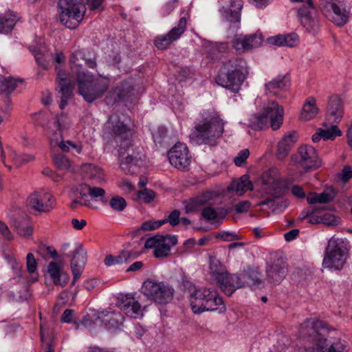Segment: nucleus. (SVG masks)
Instances as JSON below:
<instances>
[{
    "mask_svg": "<svg viewBox=\"0 0 352 352\" xmlns=\"http://www.w3.org/2000/svg\"><path fill=\"white\" fill-rule=\"evenodd\" d=\"M130 120H122L117 114H113L104 124L105 133L120 144L119 160L121 169L126 174H135L143 161L133 157L130 153L132 130Z\"/></svg>",
    "mask_w": 352,
    "mask_h": 352,
    "instance_id": "f257e3e1",
    "label": "nucleus"
},
{
    "mask_svg": "<svg viewBox=\"0 0 352 352\" xmlns=\"http://www.w3.org/2000/svg\"><path fill=\"white\" fill-rule=\"evenodd\" d=\"M327 324L316 318L306 320L302 324L300 334L303 338H308L313 346L306 348V352H347L344 342L338 339L329 342L322 335V331H328Z\"/></svg>",
    "mask_w": 352,
    "mask_h": 352,
    "instance_id": "f03ea898",
    "label": "nucleus"
},
{
    "mask_svg": "<svg viewBox=\"0 0 352 352\" xmlns=\"http://www.w3.org/2000/svg\"><path fill=\"white\" fill-rule=\"evenodd\" d=\"M225 122L213 110H204L200 120L195 122L192 138L199 144L217 145L224 131Z\"/></svg>",
    "mask_w": 352,
    "mask_h": 352,
    "instance_id": "7ed1b4c3",
    "label": "nucleus"
},
{
    "mask_svg": "<svg viewBox=\"0 0 352 352\" xmlns=\"http://www.w3.org/2000/svg\"><path fill=\"white\" fill-rule=\"evenodd\" d=\"M210 270L212 278L219 284L222 292L228 296H230L237 289L241 288L245 285L251 286L261 282L257 272L249 269L241 276H239L237 274H230L227 273L218 261L211 262Z\"/></svg>",
    "mask_w": 352,
    "mask_h": 352,
    "instance_id": "20e7f679",
    "label": "nucleus"
},
{
    "mask_svg": "<svg viewBox=\"0 0 352 352\" xmlns=\"http://www.w3.org/2000/svg\"><path fill=\"white\" fill-rule=\"evenodd\" d=\"M249 74L247 62L243 58H232L223 63L215 82L221 87L238 93Z\"/></svg>",
    "mask_w": 352,
    "mask_h": 352,
    "instance_id": "39448f33",
    "label": "nucleus"
},
{
    "mask_svg": "<svg viewBox=\"0 0 352 352\" xmlns=\"http://www.w3.org/2000/svg\"><path fill=\"white\" fill-rule=\"evenodd\" d=\"M102 0H87L91 10L98 9ZM59 19L63 25L69 29L76 28L84 18L86 7L84 0H59Z\"/></svg>",
    "mask_w": 352,
    "mask_h": 352,
    "instance_id": "423d86ee",
    "label": "nucleus"
},
{
    "mask_svg": "<svg viewBox=\"0 0 352 352\" xmlns=\"http://www.w3.org/2000/svg\"><path fill=\"white\" fill-rule=\"evenodd\" d=\"M290 182L288 179L276 175L273 169L264 172L261 177V192L263 197L269 196L259 202L258 206H267L272 210H276V199L283 197L289 189Z\"/></svg>",
    "mask_w": 352,
    "mask_h": 352,
    "instance_id": "0eeeda50",
    "label": "nucleus"
},
{
    "mask_svg": "<svg viewBox=\"0 0 352 352\" xmlns=\"http://www.w3.org/2000/svg\"><path fill=\"white\" fill-rule=\"evenodd\" d=\"M283 116V108L276 101L268 100L264 103L260 113L250 116L247 125L255 131H261L267 127L270 123L271 128L276 131L282 125Z\"/></svg>",
    "mask_w": 352,
    "mask_h": 352,
    "instance_id": "6e6552de",
    "label": "nucleus"
},
{
    "mask_svg": "<svg viewBox=\"0 0 352 352\" xmlns=\"http://www.w3.org/2000/svg\"><path fill=\"white\" fill-rule=\"evenodd\" d=\"M191 309L194 314L205 311L225 312L226 305L215 290L207 287H199L189 294Z\"/></svg>",
    "mask_w": 352,
    "mask_h": 352,
    "instance_id": "1a4fd4ad",
    "label": "nucleus"
},
{
    "mask_svg": "<svg viewBox=\"0 0 352 352\" xmlns=\"http://www.w3.org/2000/svg\"><path fill=\"white\" fill-rule=\"evenodd\" d=\"M76 79L78 92L87 102L101 98L109 87L107 78L95 76L89 72L78 74Z\"/></svg>",
    "mask_w": 352,
    "mask_h": 352,
    "instance_id": "9d476101",
    "label": "nucleus"
},
{
    "mask_svg": "<svg viewBox=\"0 0 352 352\" xmlns=\"http://www.w3.org/2000/svg\"><path fill=\"white\" fill-rule=\"evenodd\" d=\"M346 245L342 239L331 238L326 249L323 266L332 270H341L346 261Z\"/></svg>",
    "mask_w": 352,
    "mask_h": 352,
    "instance_id": "9b49d317",
    "label": "nucleus"
},
{
    "mask_svg": "<svg viewBox=\"0 0 352 352\" xmlns=\"http://www.w3.org/2000/svg\"><path fill=\"white\" fill-rule=\"evenodd\" d=\"M319 8L337 26H343L349 21L351 10L345 0H319Z\"/></svg>",
    "mask_w": 352,
    "mask_h": 352,
    "instance_id": "f8f14e48",
    "label": "nucleus"
},
{
    "mask_svg": "<svg viewBox=\"0 0 352 352\" xmlns=\"http://www.w3.org/2000/svg\"><path fill=\"white\" fill-rule=\"evenodd\" d=\"M174 289L164 282L146 280L142 285V293L149 300L159 305L170 302L174 296Z\"/></svg>",
    "mask_w": 352,
    "mask_h": 352,
    "instance_id": "ddd939ff",
    "label": "nucleus"
},
{
    "mask_svg": "<svg viewBox=\"0 0 352 352\" xmlns=\"http://www.w3.org/2000/svg\"><path fill=\"white\" fill-rule=\"evenodd\" d=\"M292 161L299 165L305 172L316 170L322 164L315 148L307 144L298 147L297 152L292 155Z\"/></svg>",
    "mask_w": 352,
    "mask_h": 352,
    "instance_id": "4468645a",
    "label": "nucleus"
},
{
    "mask_svg": "<svg viewBox=\"0 0 352 352\" xmlns=\"http://www.w3.org/2000/svg\"><path fill=\"white\" fill-rule=\"evenodd\" d=\"M177 243L176 235L157 234L147 239L144 243V247L153 249V255L155 258H165L170 254L171 248Z\"/></svg>",
    "mask_w": 352,
    "mask_h": 352,
    "instance_id": "2eb2a0df",
    "label": "nucleus"
},
{
    "mask_svg": "<svg viewBox=\"0 0 352 352\" xmlns=\"http://www.w3.org/2000/svg\"><path fill=\"white\" fill-rule=\"evenodd\" d=\"M169 162L180 170H187L191 162V155L185 144L178 142L168 153Z\"/></svg>",
    "mask_w": 352,
    "mask_h": 352,
    "instance_id": "dca6fc26",
    "label": "nucleus"
},
{
    "mask_svg": "<svg viewBox=\"0 0 352 352\" xmlns=\"http://www.w3.org/2000/svg\"><path fill=\"white\" fill-rule=\"evenodd\" d=\"M187 18L182 16L179 19L177 25L173 28L166 34L157 36L154 39V45L158 50L167 49L170 44L177 41L186 29Z\"/></svg>",
    "mask_w": 352,
    "mask_h": 352,
    "instance_id": "f3484780",
    "label": "nucleus"
},
{
    "mask_svg": "<svg viewBox=\"0 0 352 352\" xmlns=\"http://www.w3.org/2000/svg\"><path fill=\"white\" fill-rule=\"evenodd\" d=\"M57 71V87L60 95L59 107L63 109L67 104L75 87L74 80L69 74L56 69Z\"/></svg>",
    "mask_w": 352,
    "mask_h": 352,
    "instance_id": "a211bd4d",
    "label": "nucleus"
},
{
    "mask_svg": "<svg viewBox=\"0 0 352 352\" xmlns=\"http://www.w3.org/2000/svg\"><path fill=\"white\" fill-rule=\"evenodd\" d=\"M67 257L72 258L71 269L73 275L72 285L80 277L86 263V251L81 245H76L69 252L65 253Z\"/></svg>",
    "mask_w": 352,
    "mask_h": 352,
    "instance_id": "6ab92c4d",
    "label": "nucleus"
},
{
    "mask_svg": "<svg viewBox=\"0 0 352 352\" xmlns=\"http://www.w3.org/2000/svg\"><path fill=\"white\" fill-rule=\"evenodd\" d=\"M98 326L107 328H119L123 323L124 317L118 311H102L96 313L91 319Z\"/></svg>",
    "mask_w": 352,
    "mask_h": 352,
    "instance_id": "aec40b11",
    "label": "nucleus"
},
{
    "mask_svg": "<svg viewBox=\"0 0 352 352\" xmlns=\"http://www.w3.org/2000/svg\"><path fill=\"white\" fill-rule=\"evenodd\" d=\"M28 202L29 206L34 210L38 212H47L54 208L55 199L49 192L42 190L32 194L29 197Z\"/></svg>",
    "mask_w": 352,
    "mask_h": 352,
    "instance_id": "412c9836",
    "label": "nucleus"
},
{
    "mask_svg": "<svg viewBox=\"0 0 352 352\" xmlns=\"http://www.w3.org/2000/svg\"><path fill=\"white\" fill-rule=\"evenodd\" d=\"M118 306L127 316L140 318L143 316V309L139 302L131 294L119 298Z\"/></svg>",
    "mask_w": 352,
    "mask_h": 352,
    "instance_id": "4be33fe9",
    "label": "nucleus"
},
{
    "mask_svg": "<svg viewBox=\"0 0 352 352\" xmlns=\"http://www.w3.org/2000/svg\"><path fill=\"white\" fill-rule=\"evenodd\" d=\"M69 65L72 70L76 74L77 78L78 74L85 72L82 70L84 65H87L89 68H94L96 66V63L94 58H87L83 50H77L72 54Z\"/></svg>",
    "mask_w": 352,
    "mask_h": 352,
    "instance_id": "5701e85b",
    "label": "nucleus"
},
{
    "mask_svg": "<svg viewBox=\"0 0 352 352\" xmlns=\"http://www.w3.org/2000/svg\"><path fill=\"white\" fill-rule=\"evenodd\" d=\"M47 274L55 285L61 287H65L69 280V276L62 265L54 261L48 263Z\"/></svg>",
    "mask_w": 352,
    "mask_h": 352,
    "instance_id": "b1692460",
    "label": "nucleus"
},
{
    "mask_svg": "<svg viewBox=\"0 0 352 352\" xmlns=\"http://www.w3.org/2000/svg\"><path fill=\"white\" fill-rule=\"evenodd\" d=\"M266 272L273 284H280L287 274V265L283 260L278 259L267 268Z\"/></svg>",
    "mask_w": 352,
    "mask_h": 352,
    "instance_id": "393cba45",
    "label": "nucleus"
},
{
    "mask_svg": "<svg viewBox=\"0 0 352 352\" xmlns=\"http://www.w3.org/2000/svg\"><path fill=\"white\" fill-rule=\"evenodd\" d=\"M243 6V1L242 0H231L230 8L222 7L219 10V12L226 21L233 23H239Z\"/></svg>",
    "mask_w": 352,
    "mask_h": 352,
    "instance_id": "a878e982",
    "label": "nucleus"
},
{
    "mask_svg": "<svg viewBox=\"0 0 352 352\" xmlns=\"http://www.w3.org/2000/svg\"><path fill=\"white\" fill-rule=\"evenodd\" d=\"M214 194L211 192H205L200 195L190 199L184 202V210L186 213L197 212L204 205L213 204Z\"/></svg>",
    "mask_w": 352,
    "mask_h": 352,
    "instance_id": "bb28decb",
    "label": "nucleus"
},
{
    "mask_svg": "<svg viewBox=\"0 0 352 352\" xmlns=\"http://www.w3.org/2000/svg\"><path fill=\"white\" fill-rule=\"evenodd\" d=\"M298 135L296 131H291L283 135L278 143L276 155L278 160H284L297 142Z\"/></svg>",
    "mask_w": 352,
    "mask_h": 352,
    "instance_id": "cd10ccee",
    "label": "nucleus"
},
{
    "mask_svg": "<svg viewBox=\"0 0 352 352\" xmlns=\"http://www.w3.org/2000/svg\"><path fill=\"white\" fill-rule=\"evenodd\" d=\"M290 85V78L288 74L279 75L265 84L266 94L276 95L278 90L284 89Z\"/></svg>",
    "mask_w": 352,
    "mask_h": 352,
    "instance_id": "c85d7f7f",
    "label": "nucleus"
},
{
    "mask_svg": "<svg viewBox=\"0 0 352 352\" xmlns=\"http://www.w3.org/2000/svg\"><path fill=\"white\" fill-rule=\"evenodd\" d=\"M81 170L93 184H101L105 182L103 170L95 164H85L81 166Z\"/></svg>",
    "mask_w": 352,
    "mask_h": 352,
    "instance_id": "c756f323",
    "label": "nucleus"
},
{
    "mask_svg": "<svg viewBox=\"0 0 352 352\" xmlns=\"http://www.w3.org/2000/svg\"><path fill=\"white\" fill-rule=\"evenodd\" d=\"M327 112L334 122H338L343 116V107L340 98L337 95L331 96L328 102Z\"/></svg>",
    "mask_w": 352,
    "mask_h": 352,
    "instance_id": "7c9ffc66",
    "label": "nucleus"
},
{
    "mask_svg": "<svg viewBox=\"0 0 352 352\" xmlns=\"http://www.w3.org/2000/svg\"><path fill=\"white\" fill-rule=\"evenodd\" d=\"M252 189L253 184L248 175H243L238 179L233 180L228 188L229 190L234 191L238 196H242L245 192Z\"/></svg>",
    "mask_w": 352,
    "mask_h": 352,
    "instance_id": "2f4dec72",
    "label": "nucleus"
},
{
    "mask_svg": "<svg viewBox=\"0 0 352 352\" xmlns=\"http://www.w3.org/2000/svg\"><path fill=\"white\" fill-rule=\"evenodd\" d=\"M335 196L334 190L332 188H328L321 193H309L307 197V201L309 204H327L333 201Z\"/></svg>",
    "mask_w": 352,
    "mask_h": 352,
    "instance_id": "473e14b6",
    "label": "nucleus"
},
{
    "mask_svg": "<svg viewBox=\"0 0 352 352\" xmlns=\"http://www.w3.org/2000/svg\"><path fill=\"white\" fill-rule=\"evenodd\" d=\"M298 15L302 25L311 32H316L318 30V22L314 19L310 12L304 8H299Z\"/></svg>",
    "mask_w": 352,
    "mask_h": 352,
    "instance_id": "72a5a7b5",
    "label": "nucleus"
},
{
    "mask_svg": "<svg viewBox=\"0 0 352 352\" xmlns=\"http://www.w3.org/2000/svg\"><path fill=\"white\" fill-rule=\"evenodd\" d=\"M318 113V109L316 107L315 98L309 97L303 104L300 118L303 120H310L313 119Z\"/></svg>",
    "mask_w": 352,
    "mask_h": 352,
    "instance_id": "f704fd0d",
    "label": "nucleus"
},
{
    "mask_svg": "<svg viewBox=\"0 0 352 352\" xmlns=\"http://www.w3.org/2000/svg\"><path fill=\"white\" fill-rule=\"evenodd\" d=\"M18 16L13 12L0 16V33H8L14 28Z\"/></svg>",
    "mask_w": 352,
    "mask_h": 352,
    "instance_id": "c9c22d12",
    "label": "nucleus"
},
{
    "mask_svg": "<svg viewBox=\"0 0 352 352\" xmlns=\"http://www.w3.org/2000/svg\"><path fill=\"white\" fill-rule=\"evenodd\" d=\"M131 257V252L129 250H122L118 255H107L104 260V263L105 265L109 267L116 265H121L124 263H126Z\"/></svg>",
    "mask_w": 352,
    "mask_h": 352,
    "instance_id": "e433bc0d",
    "label": "nucleus"
},
{
    "mask_svg": "<svg viewBox=\"0 0 352 352\" xmlns=\"http://www.w3.org/2000/svg\"><path fill=\"white\" fill-rule=\"evenodd\" d=\"M51 146L56 147L58 146L60 149L63 152H68L69 148L75 150L77 153H80L82 151V146L80 144H76L71 141H60L58 142V140H54V138L51 140Z\"/></svg>",
    "mask_w": 352,
    "mask_h": 352,
    "instance_id": "4c0bfd02",
    "label": "nucleus"
},
{
    "mask_svg": "<svg viewBox=\"0 0 352 352\" xmlns=\"http://www.w3.org/2000/svg\"><path fill=\"white\" fill-rule=\"evenodd\" d=\"M21 82V79H14L12 77L0 79V92L10 94L16 89L19 83Z\"/></svg>",
    "mask_w": 352,
    "mask_h": 352,
    "instance_id": "58836bf2",
    "label": "nucleus"
},
{
    "mask_svg": "<svg viewBox=\"0 0 352 352\" xmlns=\"http://www.w3.org/2000/svg\"><path fill=\"white\" fill-rule=\"evenodd\" d=\"M90 188L91 186L85 184H80L76 187V191L80 195L79 198L82 200L81 206H89L90 205Z\"/></svg>",
    "mask_w": 352,
    "mask_h": 352,
    "instance_id": "ea45409f",
    "label": "nucleus"
},
{
    "mask_svg": "<svg viewBox=\"0 0 352 352\" xmlns=\"http://www.w3.org/2000/svg\"><path fill=\"white\" fill-rule=\"evenodd\" d=\"M243 36L246 41V47H248V51L253 48L258 47L262 43L263 37L261 34H254Z\"/></svg>",
    "mask_w": 352,
    "mask_h": 352,
    "instance_id": "a19ab883",
    "label": "nucleus"
},
{
    "mask_svg": "<svg viewBox=\"0 0 352 352\" xmlns=\"http://www.w3.org/2000/svg\"><path fill=\"white\" fill-rule=\"evenodd\" d=\"M137 196L139 200L145 204H150L153 202L155 197V192L149 188H144L138 191Z\"/></svg>",
    "mask_w": 352,
    "mask_h": 352,
    "instance_id": "79ce46f5",
    "label": "nucleus"
},
{
    "mask_svg": "<svg viewBox=\"0 0 352 352\" xmlns=\"http://www.w3.org/2000/svg\"><path fill=\"white\" fill-rule=\"evenodd\" d=\"M54 163L59 170H67L70 168V162L62 154L54 155L53 157Z\"/></svg>",
    "mask_w": 352,
    "mask_h": 352,
    "instance_id": "37998d69",
    "label": "nucleus"
},
{
    "mask_svg": "<svg viewBox=\"0 0 352 352\" xmlns=\"http://www.w3.org/2000/svg\"><path fill=\"white\" fill-rule=\"evenodd\" d=\"M109 206L113 210L122 212L126 206V201L122 197L115 196L110 199Z\"/></svg>",
    "mask_w": 352,
    "mask_h": 352,
    "instance_id": "c03bdc74",
    "label": "nucleus"
},
{
    "mask_svg": "<svg viewBox=\"0 0 352 352\" xmlns=\"http://www.w3.org/2000/svg\"><path fill=\"white\" fill-rule=\"evenodd\" d=\"M63 120H69V118L66 115L60 114L57 118V121L56 122L57 130L52 134V135L50 138V142H51V140L52 138L54 140L58 139V142L63 141L62 138V133H61V129L63 127H65V125H62L61 121Z\"/></svg>",
    "mask_w": 352,
    "mask_h": 352,
    "instance_id": "a18cd8bd",
    "label": "nucleus"
},
{
    "mask_svg": "<svg viewBox=\"0 0 352 352\" xmlns=\"http://www.w3.org/2000/svg\"><path fill=\"white\" fill-rule=\"evenodd\" d=\"M320 130L324 140H333L336 137L340 136L342 135L341 131L338 128L337 126H332L329 129Z\"/></svg>",
    "mask_w": 352,
    "mask_h": 352,
    "instance_id": "49530a36",
    "label": "nucleus"
},
{
    "mask_svg": "<svg viewBox=\"0 0 352 352\" xmlns=\"http://www.w3.org/2000/svg\"><path fill=\"white\" fill-rule=\"evenodd\" d=\"M15 229L16 232L23 236H29L32 234V227L26 221L19 222L16 226Z\"/></svg>",
    "mask_w": 352,
    "mask_h": 352,
    "instance_id": "de8ad7c7",
    "label": "nucleus"
},
{
    "mask_svg": "<svg viewBox=\"0 0 352 352\" xmlns=\"http://www.w3.org/2000/svg\"><path fill=\"white\" fill-rule=\"evenodd\" d=\"M217 238L223 241H233L240 240L241 236L235 232L220 231L217 233Z\"/></svg>",
    "mask_w": 352,
    "mask_h": 352,
    "instance_id": "09e8293b",
    "label": "nucleus"
},
{
    "mask_svg": "<svg viewBox=\"0 0 352 352\" xmlns=\"http://www.w3.org/2000/svg\"><path fill=\"white\" fill-rule=\"evenodd\" d=\"M164 224H165V221L148 220L141 225L140 229L144 231H152L159 228Z\"/></svg>",
    "mask_w": 352,
    "mask_h": 352,
    "instance_id": "8fccbe9b",
    "label": "nucleus"
},
{
    "mask_svg": "<svg viewBox=\"0 0 352 352\" xmlns=\"http://www.w3.org/2000/svg\"><path fill=\"white\" fill-rule=\"evenodd\" d=\"M246 45V41L245 40L243 35L236 36L232 40V46L237 52H243L248 51Z\"/></svg>",
    "mask_w": 352,
    "mask_h": 352,
    "instance_id": "3c124183",
    "label": "nucleus"
},
{
    "mask_svg": "<svg viewBox=\"0 0 352 352\" xmlns=\"http://www.w3.org/2000/svg\"><path fill=\"white\" fill-rule=\"evenodd\" d=\"M38 263L32 253H28L26 256V267L29 274H34L37 270Z\"/></svg>",
    "mask_w": 352,
    "mask_h": 352,
    "instance_id": "603ef678",
    "label": "nucleus"
},
{
    "mask_svg": "<svg viewBox=\"0 0 352 352\" xmlns=\"http://www.w3.org/2000/svg\"><path fill=\"white\" fill-rule=\"evenodd\" d=\"M298 42V36L296 33L283 34V47H294Z\"/></svg>",
    "mask_w": 352,
    "mask_h": 352,
    "instance_id": "864d4df0",
    "label": "nucleus"
},
{
    "mask_svg": "<svg viewBox=\"0 0 352 352\" xmlns=\"http://www.w3.org/2000/svg\"><path fill=\"white\" fill-rule=\"evenodd\" d=\"M320 221L325 225L333 226L340 223V219L332 214H325L321 217Z\"/></svg>",
    "mask_w": 352,
    "mask_h": 352,
    "instance_id": "5fc2aeb1",
    "label": "nucleus"
},
{
    "mask_svg": "<svg viewBox=\"0 0 352 352\" xmlns=\"http://www.w3.org/2000/svg\"><path fill=\"white\" fill-rule=\"evenodd\" d=\"M180 212L177 210L172 211L166 219H162L166 223H169L172 226H177L180 220Z\"/></svg>",
    "mask_w": 352,
    "mask_h": 352,
    "instance_id": "6e6d98bb",
    "label": "nucleus"
},
{
    "mask_svg": "<svg viewBox=\"0 0 352 352\" xmlns=\"http://www.w3.org/2000/svg\"><path fill=\"white\" fill-rule=\"evenodd\" d=\"M33 54L35 60L38 65L46 69L48 66V63L46 61L47 54L41 53L39 50H34Z\"/></svg>",
    "mask_w": 352,
    "mask_h": 352,
    "instance_id": "4d7b16f0",
    "label": "nucleus"
},
{
    "mask_svg": "<svg viewBox=\"0 0 352 352\" xmlns=\"http://www.w3.org/2000/svg\"><path fill=\"white\" fill-rule=\"evenodd\" d=\"M201 215L207 221L215 220L217 218L216 210L212 207H206L202 210Z\"/></svg>",
    "mask_w": 352,
    "mask_h": 352,
    "instance_id": "13d9d810",
    "label": "nucleus"
},
{
    "mask_svg": "<svg viewBox=\"0 0 352 352\" xmlns=\"http://www.w3.org/2000/svg\"><path fill=\"white\" fill-rule=\"evenodd\" d=\"M249 155L250 151L248 149H243L241 151L234 159V162L236 166H241L245 162Z\"/></svg>",
    "mask_w": 352,
    "mask_h": 352,
    "instance_id": "bf43d9fd",
    "label": "nucleus"
},
{
    "mask_svg": "<svg viewBox=\"0 0 352 352\" xmlns=\"http://www.w3.org/2000/svg\"><path fill=\"white\" fill-rule=\"evenodd\" d=\"M167 131L164 127H159L157 131L153 133V138L155 142L161 143L166 137Z\"/></svg>",
    "mask_w": 352,
    "mask_h": 352,
    "instance_id": "052dcab7",
    "label": "nucleus"
},
{
    "mask_svg": "<svg viewBox=\"0 0 352 352\" xmlns=\"http://www.w3.org/2000/svg\"><path fill=\"white\" fill-rule=\"evenodd\" d=\"M0 234L2 235L3 239L10 241L12 239L13 236L10 231L8 226L3 223V221H0Z\"/></svg>",
    "mask_w": 352,
    "mask_h": 352,
    "instance_id": "680f3d73",
    "label": "nucleus"
},
{
    "mask_svg": "<svg viewBox=\"0 0 352 352\" xmlns=\"http://www.w3.org/2000/svg\"><path fill=\"white\" fill-rule=\"evenodd\" d=\"M105 190L99 187H91L90 196L92 199L103 198L105 196Z\"/></svg>",
    "mask_w": 352,
    "mask_h": 352,
    "instance_id": "e2e57ef3",
    "label": "nucleus"
},
{
    "mask_svg": "<svg viewBox=\"0 0 352 352\" xmlns=\"http://www.w3.org/2000/svg\"><path fill=\"white\" fill-rule=\"evenodd\" d=\"M267 43L272 45L283 47V34H278L267 38Z\"/></svg>",
    "mask_w": 352,
    "mask_h": 352,
    "instance_id": "0e129e2a",
    "label": "nucleus"
},
{
    "mask_svg": "<svg viewBox=\"0 0 352 352\" xmlns=\"http://www.w3.org/2000/svg\"><path fill=\"white\" fill-rule=\"evenodd\" d=\"M11 267L14 270L15 273L17 274L19 277H22L24 272L22 270V266L20 263H19L16 259L12 258L8 263Z\"/></svg>",
    "mask_w": 352,
    "mask_h": 352,
    "instance_id": "69168bd1",
    "label": "nucleus"
},
{
    "mask_svg": "<svg viewBox=\"0 0 352 352\" xmlns=\"http://www.w3.org/2000/svg\"><path fill=\"white\" fill-rule=\"evenodd\" d=\"M292 194L297 198L304 199L306 193L302 186L299 185H294L291 188Z\"/></svg>",
    "mask_w": 352,
    "mask_h": 352,
    "instance_id": "338daca9",
    "label": "nucleus"
},
{
    "mask_svg": "<svg viewBox=\"0 0 352 352\" xmlns=\"http://www.w3.org/2000/svg\"><path fill=\"white\" fill-rule=\"evenodd\" d=\"M352 178V169L349 166H344L342 170L341 179L343 182H346Z\"/></svg>",
    "mask_w": 352,
    "mask_h": 352,
    "instance_id": "774afa93",
    "label": "nucleus"
}]
</instances>
